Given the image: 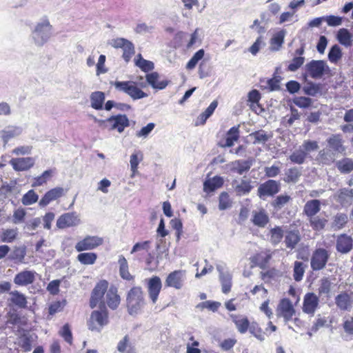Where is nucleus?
I'll return each mask as SVG.
<instances>
[{
  "instance_id": "obj_15",
  "label": "nucleus",
  "mask_w": 353,
  "mask_h": 353,
  "mask_svg": "<svg viewBox=\"0 0 353 353\" xmlns=\"http://www.w3.org/2000/svg\"><path fill=\"white\" fill-rule=\"evenodd\" d=\"M327 148L336 154H344L346 151V146L344 145V140L341 134H332L327 139Z\"/></svg>"
},
{
  "instance_id": "obj_1",
  "label": "nucleus",
  "mask_w": 353,
  "mask_h": 353,
  "mask_svg": "<svg viewBox=\"0 0 353 353\" xmlns=\"http://www.w3.org/2000/svg\"><path fill=\"white\" fill-rule=\"evenodd\" d=\"M110 323L108 310L104 302H101L98 310L92 311L87 320V326L91 332H101Z\"/></svg>"
},
{
  "instance_id": "obj_35",
  "label": "nucleus",
  "mask_w": 353,
  "mask_h": 353,
  "mask_svg": "<svg viewBox=\"0 0 353 353\" xmlns=\"http://www.w3.org/2000/svg\"><path fill=\"white\" fill-rule=\"evenodd\" d=\"M285 36V30H281L274 33L270 41V50L272 51H278L282 47L284 43Z\"/></svg>"
},
{
  "instance_id": "obj_37",
  "label": "nucleus",
  "mask_w": 353,
  "mask_h": 353,
  "mask_svg": "<svg viewBox=\"0 0 353 353\" xmlns=\"http://www.w3.org/2000/svg\"><path fill=\"white\" fill-rule=\"evenodd\" d=\"M335 165L341 174H349L353 172V159L351 158L344 157L336 161Z\"/></svg>"
},
{
  "instance_id": "obj_42",
  "label": "nucleus",
  "mask_w": 353,
  "mask_h": 353,
  "mask_svg": "<svg viewBox=\"0 0 353 353\" xmlns=\"http://www.w3.org/2000/svg\"><path fill=\"white\" fill-rule=\"evenodd\" d=\"M105 94L101 91H96L90 94L91 107L95 110H101L105 101Z\"/></svg>"
},
{
  "instance_id": "obj_53",
  "label": "nucleus",
  "mask_w": 353,
  "mask_h": 353,
  "mask_svg": "<svg viewBox=\"0 0 353 353\" xmlns=\"http://www.w3.org/2000/svg\"><path fill=\"white\" fill-rule=\"evenodd\" d=\"M252 189L250 180H241V183L236 185L234 190L237 195L242 196L248 194Z\"/></svg>"
},
{
  "instance_id": "obj_24",
  "label": "nucleus",
  "mask_w": 353,
  "mask_h": 353,
  "mask_svg": "<svg viewBox=\"0 0 353 353\" xmlns=\"http://www.w3.org/2000/svg\"><path fill=\"white\" fill-rule=\"evenodd\" d=\"M105 302L111 310H116L121 302V298L118 294V289L114 285H111L105 294Z\"/></svg>"
},
{
  "instance_id": "obj_61",
  "label": "nucleus",
  "mask_w": 353,
  "mask_h": 353,
  "mask_svg": "<svg viewBox=\"0 0 353 353\" xmlns=\"http://www.w3.org/2000/svg\"><path fill=\"white\" fill-rule=\"evenodd\" d=\"M291 197L289 195H279L272 202V206L275 209H281L283 208L290 201Z\"/></svg>"
},
{
  "instance_id": "obj_52",
  "label": "nucleus",
  "mask_w": 353,
  "mask_h": 353,
  "mask_svg": "<svg viewBox=\"0 0 353 353\" xmlns=\"http://www.w3.org/2000/svg\"><path fill=\"white\" fill-rule=\"evenodd\" d=\"M306 265L301 261H296L293 267V277L296 281L303 279Z\"/></svg>"
},
{
  "instance_id": "obj_36",
  "label": "nucleus",
  "mask_w": 353,
  "mask_h": 353,
  "mask_svg": "<svg viewBox=\"0 0 353 353\" xmlns=\"http://www.w3.org/2000/svg\"><path fill=\"white\" fill-rule=\"evenodd\" d=\"M309 221V223L310 227L314 231L319 232L323 230L328 221L327 219L324 216H320L318 215H315L311 217L307 218Z\"/></svg>"
},
{
  "instance_id": "obj_48",
  "label": "nucleus",
  "mask_w": 353,
  "mask_h": 353,
  "mask_svg": "<svg viewBox=\"0 0 353 353\" xmlns=\"http://www.w3.org/2000/svg\"><path fill=\"white\" fill-rule=\"evenodd\" d=\"M135 65L143 72H149L154 69V63L150 61L144 59L141 54H138L134 59Z\"/></svg>"
},
{
  "instance_id": "obj_41",
  "label": "nucleus",
  "mask_w": 353,
  "mask_h": 353,
  "mask_svg": "<svg viewBox=\"0 0 353 353\" xmlns=\"http://www.w3.org/2000/svg\"><path fill=\"white\" fill-rule=\"evenodd\" d=\"M223 179L222 177L215 176L212 179L206 180L203 183V189L205 192H213L215 190L222 187Z\"/></svg>"
},
{
  "instance_id": "obj_19",
  "label": "nucleus",
  "mask_w": 353,
  "mask_h": 353,
  "mask_svg": "<svg viewBox=\"0 0 353 353\" xmlns=\"http://www.w3.org/2000/svg\"><path fill=\"white\" fill-rule=\"evenodd\" d=\"M80 223V219L74 212H67L61 215L57 221V227L59 229L74 227Z\"/></svg>"
},
{
  "instance_id": "obj_44",
  "label": "nucleus",
  "mask_w": 353,
  "mask_h": 353,
  "mask_svg": "<svg viewBox=\"0 0 353 353\" xmlns=\"http://www.w3.org/2000/svg\"><path fill=\"white\" fill-rule=\"evenodd\" d=\"M53 173L54 170L52 169L45 170L41 175L33 179L32 187L36 188L46 184L52 177Z\"/></svg>"
},
{
  "instance_id": "obj_12",
  "label": "nucleus",
  "mask_w": 353,
  "mask_h": 353,
  "mask_svg": "<svg viewBox=\"0 0 353 353\" xmlns=\"http://www.w3.org/2000/svg\"><path fill=\"white\" fill-rule=\"evenodd\" d=\"M104 122L109 126L110 130H117L120 133L130 125V121L125 114L111 116Z\"/></svg>"
},
{
  "instance_id": "obj_40",
  "label": "nucleus",
  "mask_w": 353,
  "mask_h": 353,
  "mask_svg": "<svg viewBox=\"0 0 353 353\" xmlns=\"http://www.w3.org/2000/svg\"><path fill=\"white\" fill-rule=\"evenodd\" d=\"M270 241L273 245H279L285 236V232L281 226H275L269 231Z\"/></svg>"
},
{
  "instance_id": "obj_10",
  "label": "nucleus",
  "mask_w": 353,
  "mask_h": 353,
  "mask_svg": "<svg viewBox=\"0 0 353 353\" xmlns=\"http://www.w3.org/2000/svg\"><path fill=\"white\" fill-rule=\"evenodd\" d=\"M109 283L106 280L99 281L92 291L89 305L91 308H94L101 301L105 293L108 290Z\"/></svg>"
},
{
  "instance_id": "obj_59",
  "label": "nucleus",
  "mask_w": 353,
  "mask_h": 353,
  "mask_svg": "<svg viewBox=\"0 0 353 353\" xmlns=\"http://www.w3.org/2000/svg\"><path fill=\"white\" fill-rule=\"evenodd\" d=\"M248 330L250 331V334H252L259 340L263 341L265 339V332L256 322H252L250 323Z\"/></svg>"
},
{
  "instance_id": "obj_62",
  "label": "nucleus",
  "mask_w": 353,
  "mask_h": 353,
  "mask_svg": "<svg viewBox=\"0 0 353 353\" xmlns=\"http://www.w3.org/2000/svg\"><path fill=\"white\" fill-rule=\"evenodd\" d=\"M66 305V301H57L52 303L48 307V313L50 315H54L57 312H61L65 305Z\"/></svg>"
},
{
  "instance_id": "obj_56",
  "label": "nucleus",
  "mask_w": 353,
  "mask_h": 353,
  "mask_svg": "<svg viewBox=\"0 0 353 353\" xmlns=\"http://www.w3.org/2000/svg\"><path fill=\"white\" fill-rule=\"evenodd\" d=\"M342 55L343 54L341 48L338 45L335 44L330 50L328 59L330 62L336 63L341 59Z\"/></svg>"
},
{
  "instance_id": "obj_34",
  "label": "nucleus",
  "mask_w": 353,
  "mask_h": 353,
  "mask_svg": "<svg viewBox=\"0 0 353 353\" xmlns=\"http://www.w3.org/2000/svg\"><path fill=\"white\" fill-rule=\"evenodd\" d=\"M217 105L218 101L216 100L213 101L205 111L198 116L195 121V125H203L207 119L214 113Z\"/></svg>"
},
{
  "instance_id": "obj_14",
  "label": "nucleus",
  "mask_w": 353,
  "mask_h": 353,
  "mask_svg": "<svg viewBox=\"0 0 353 353\" xmlns=\"http://www.w3.org/2000/svg\"><path fill=\"white\" fill-rule=\"evenodd\" d=\"M37 272L34 270H23L14 277L13 282L17 286H28L34 283Z\"/></svg>"
},
{
  "instance_id": "obj_57",
  "label": "nucleus",
  "mask_w": 353,
  "mask_h": 353,
  "mask_svg": "<svg viewBox=\"0 0 353 353\" xmlns=\"http://www.w3.org/2000/svg\"><path fill=\"white\" fill-rule=\"evenodd\" d=\"M250 136L254 139L253 143H265L268 141L269 137L267 133L262 130H257L254 132H252Z\"/></svg>"
},
{
  "instance_id": "obj_16",
  "label": "nucleus",
  "mask_w": 353,
  "mask_h": 353,
  "mask_svg": "<svg viewBox=\"0 0 353 353\" xmlns=\"http://www.w3.org/2000/svg\"><path fill=\"white\" fill-rule=\"evenodd\" d=\"M10 164L17 172L28 171L34 166L35 159L32 157L12 158Z\"/></svg>"
},
{
  "instance_id": "obj_18",
  "label": "nucleus",
  "mask_w": 353,
  "mask_h": 353,
  "mask_svg": "<svg viewBox=\"0 0 353 353\" xmlns=\"http://www.w3.org/2000/svg\"><path fill=\"white\" fill-rule=\"evenodd\" d=\"M65 190L62 187H55L47 191L39 202L41 208L47 206L50 203L65 195Z\"/></svg>"
},
{
  "instance_id": "obj_23",
  "label": "nucleus",
  "mask_w": 353,
  "mask_h": 353,
  "mask_svg": "<svg viewBox=\"0 0 353 353\" xmlns=\"http://www.w3.org/2000/svg\"><path fill=\"white\" fill-rule=\"evenodd\" d=\"M230 317L239 333L245 334L248 331L250 322L246 316L243 314H230Z\"/></svg>"
},
{
  "instance_id": "obj_46",
  "label": "nucleus",
  "mask_w": 353,
  "mask_h": 353,
  "mask_svg": "<svg viewBox=\"0 0 353 353\" xmlns=\"http://www.w3.org/2000/svg\"><path fill=\"white\" fill-rule=\"evenodd\" d=\"M239 126H234L231 128L227 132L225 143L224 147H232L234 142L239 139Z\"/></svg>"
},
{
  "instance_id": "obj_47",
  "label": "nucleus",
  "mask_w": 353,
  "mask_h": 353,
  "mask_svg": "<svg viewBox=\"0 0 353 353\" xmlns=\"http://www.w3.org/2000/svg\"><path fill=\"white\" fill-rule=\"evenodd\" d=\"M232 170L241 175L248 172L252 165V163L249 161L237 160L233 162Z\"/></svg>"
},
{
  "instance_id": "obj_43",
  "label": "nucleus",
  "mask_w": 353,
  "mask_h": 353,
  "mask_svg": "<svg viewBox=\"0 0 353 353\" xmlns=\"http://www.w3.org/2000/svg\"><path fill=\"white\" fill-rule=\"evenodd\" d=\"M302 174L301 168L292 167L288 169L285 172L284 181L286 183H296Z\"/></svg>"
},
{
  "instance_id": "obj_13",
  "label": "nucleus",
  "mask_w": 353,
  "mask_h": 353,
  "mask_svg": "<svg viewBox=\"0 0 353 353\" xmlns=\"http://www.w3.org/2000/svg\"><path fill=\"white\" fill-rule=\"evenodd\" d=\"M162 283L158 276H153L147 281V289L149 299L153 304H155L161 291Z\"/></svg>"
},
{
  "instance_id": "obj_49",
  "label": "nucleus",
  "mask_w": 353,
  "mask_h": 353,
  "mask_svg": "<svg viewBox=\"0 0 353 353\" xmlns=\"http://www.w3.org/2000/svg\"><path fill=\"white\" fill-rule=\"evenodd\" d=\"M77 259L83 265H93L97 259V254L94 252H82L77 255Z\"/></svg>"
},
{
  "instance_id": "obj_45",
  "label": "nucleus",
  "mask_w": 353,
  "mask_h": 353,
  "mask_svg": "<svg viewBox=\"0 0 353 353\" xmlns=\"http://www.w3.org/2000/svg\"><path fill=\"white\" fill-rule=\"evenodd\" d=\"M17 228L3 229L0 234V241L3 243H12L17 239Z\"/></svg>"
},
{
  "instance_id": "obj_50",
  "label": "nucleus",
  "mask_w": 353,
  "mask_h": 353,
  "mask_svg": "<svg viewBox=\"0 0 353 353\" xmlns=\"http://www.w3.org/2000/svg\"><path fill=\"white\" fill-rule=\"evenodd\" d=\"M332 289V283L328 277H323L320 280L319 287L318 288L319 296L325 295L329 297Z\"/></svg>"
},
{
  "instance_id": "obj_21",
  "label": "nucleus",
  "mask_w": 353,
  "mask_h": 353,
  "mask_svg": "<svg viewBox=\"0 0 353 353\" xmlns=\"http://www.w3.org/2000/svg\"><path fill=\"white\" fill-rule=\"evenodd\" d=\"M353 248L352 238L346 234H341L338 236L336 243V250L341 254H347L350 252Z\"/></svg>"
},
{
  "instance_id": "obj_54",
  "label": "nucleus",
  "mask_w": 353,
  "mask_h": 353,
  "mask_svg": "<svg viewBox=\"0 0 353 353\" xmlns=\"http://www.w3.org/2000/svg\"><path fill=\"white\" fill-rule=\"evenodd\" d=\"M348 222V216L345 213H337L333 219V226L338 230L343 228Z\"/></svg>"
},
{
  "instance_id": "obj_63",
  "label": "nucleus",
  "mask_w": 353,
  "mask_h": 353,
  "mask_svg": "<svg viewBox=\"0 0 353 353\" xmlns=\"http://www.w3.org/2000/svg\"><path fill=\"white\" fill-rule=\"evenodd\" d=\"M145 259L146 269L150 271H153L157 266V263L154 262V256L150 252H148L143 256V259Z\"/></svg>"
},
{
  "instance_id": "obj_17",
  "label": "nucleus",
  "mask_w": 353,
  "mask_h": 353,
  "mask_svg": "<svg viewBox=\"0 0 353 353\" xmlns=\"http://www.w3.org/2000/svg\"><path fill=\"white\" fill-rule=\"evenodd\" d=\"M319 296L314 292H307L305 294L303 302V312L313 315L319 307Z\"/></svg>"
},
{
  "instance_id": "obj_11",
  "label": "nucleus",
  "mask_w": 353,
  "mask_h": 353,
  "mask_svg": "<svg viewBox=\"0 0 353 353\" xmlns=\"http://www.w3.org/2000/svg\"><path fill=\"white\" fill-rule=\"evenodd\" d=\"M281 189V184L279 181L269 179L261 183L257 190V194L260 198L265 196H272L276 194Z\"/></svg>"
},
{
  "instance_id": "obj_25",
  "label": "nucleus",
  "mask_w": 353,
  "mask_h": 353,
  "mask_svg": "<svg viewBox=\"0 0 353 353\" xmlns=\"http://www.w3.org/2000/svg\"><path fill=\"white\" fill-rule=\"evenodd\" d=\"M151 241H144L142 242L136 243L132 250L130 253L134 254L136 259L141 261L143 260V256L150 252V246H151Z\"/></svg>"
},
{
  "instance_id": "obj_22",
  "label": "nucleus",
  "mask_w": 353,
  "mask_h": 353,
  "mask_svg": "<svg viewBox=\"0 0 353 353\" xmlns=\"http://www.w3.org/2000/svg\"><path fill=\"white\" fill-rule=\"evenodd\" d=\"M325 64L323 61H311L306 65L307 72L314 79L321 77L325 71Z\"/></svg>"
},
{
  "instance_id": "obj_58",
  "label": "nucleus",
  "mask_w": 353,
  "mask_h": 353,
  "mask_svg": "<svg viewBox=\"0 0 353 353\" xmlns=\"http://www.w3.org/2000/svg\"><path fill=\"white\" fill-rule=\"evenodd\" d=\"M39 196L34 190H28L22 197V203L25 205H30L38 201Z\"/></svg>"
},
{
  "instance_id": "obj_28",
  "label": "nucleus",
  "mask_w": 353,
  "mask_h": 353,
  "mask_svg": "<svg viewBox=\"0 0 353 353\" xmlns=\"http://www.w3.org/2000/svg\"><path fill=\"white\" fill-rule=\"evenodd\" d=\"M334 199L341 205L350 204L353 201V189L340 188L334 194Z\"/></svg>"
},
{
  "instance_id": "obj_26",
  "label": "nucleus",
  "mask_w": 353,
  "mask_h": 353,
  "mask_svg": "<svg viewBox=\"0 0 353 353\" xmlns=\"http://www.w3.org/2000/svg\"><path fill=\"white\" fill-rule=\"evenodd\" d=\"M117 350L119 353H138L128 334H125L117 343Z\"/></svg>"
},
{
  "instance_id": "obj_20",
  "label": "nucleus",
  "mask_w": 353,
  "mask_h": 353,
  "mask_svg": "<svg viewBox=\"0 0 353 353\" xmlns=\"http://www.w3.org/2000/svg\"><path fill=\"white\" fill-rule=\"evenodd\" d=\"M301 240L300 231L298 229L289 230L285 232L284 243L287 249L294 250Z\"/></svg>"
},
{
  "instance_id": "obj_29",
  "label": "nucleus",
  "mask_w": 353,
  "mask_h": 353,
  "mask_svg": "<svg viewBox=\"0 0 353 353\" xmlns=\"http://www.w3.org/2000/svg\"><path fill=\"white\" fill-rule=\"evenodd\" d=\"M10 305L17 306L20 309H26L28 307L27 297L21 292L14 290L10 292Z\"/></svg>"
},
{
  "instance_id": "obj_31",
  "label": "nucleus",
  "mask_w": 353,
  "mask_h": 353,
  "mask_svg": "<svg viewBox=\"0 0 353 353\" xmlns=\"http://www.w3.org/2000/svg\"><path fill=\"white\" fill-rule=\"evenodd\" d=\"M321 201L318 199L307 201L303 206V213L307 218L317 215L321 210Z\"/></svg>"
},
{
  "instance_id": "obj_6",
  "label": "nucleus",
  "mask_w": 353,
  "mask_h": 353,
  "mask_svg": "<svg viewBox=\"0 0 353 353\" xmlns=\"http://www.w3.org/2000/svg\"><path fill=\"white\" fill-rule=\"evenodd\" d=\"M274 252L269 249L262 250L254 254L250 261L252 267H259L262 270L266 269L272 259Z\"/></svg>"
},
{
  "instance_id": "obj_3",
  "label": "nucleus",
  "mask_w": 353,
  "mask_h": 353,
  "mask_svg": "<svg viewBox=\"0 0 353 353\" xmlns=\"http://www.w3.org/2000/svg\"><path fill=\"white\" fill-rule=\"evenodd\" d=\"M330 258V252L324 248H316L310 259V267L313 271L323 270Z\"/></svg>"
},
{
  "instance_id": "obj_30",
  "label": "nucleus",
  "mask_w": 353,
  "mask_h": 353,
  "mask_svg": "<svg viewBox=\"0 0 353 353\" xmlns=\"http://www.w3.org/2000/svg\"><path fill=\"white\" fill-rule=\"evenodd\" d=\"M335 303L341 310L347 311L350 310L352 300L351 296L347 292H343L335 297Z\"/></svg>"
},
{
  "instance_id": "obj_39",
  "label": "nucleus",
  "mask_w": 353,
  "mask_h": 353,
  "mask_svg": "<svg viewBox=\"0 0 353 353\" xmlns=\"http://www.w3.org/2000/svg\"><path fill=\"white\" fill-rule=\"evenodd\" d=\"M252 221L254 225L263 228L269 222V217L265 210L261 209L259 211L253 212Z\"/></svg>"
},
{
  "instance_id": "obj_8",
  "label": "nucleus",
  "mask_w": 353,
  "mask_h": 353,
  "mask_svg": "<svg viewBox=\"0 0 353 353\" xmlns=\"http://www.w3.org/2000/svg\"><path fill=\"white\" fill-rule=\"evenodd\" d=\"M185 281V271L178 270L171 272L167 276L165 281L166 288H172L176 290L183 288Z\"/></svg>"
},
{
  "instance_id": "obj_27",
  "label": "nucleus",
  "mask_w": 353,
  "mask_h": 353,
  "mask_svg": "<svg viewBox=\"0 0 353 353\" xmlns=\"http://www.w3.org/2000/svg\"><path fill=\"white\" fill-rule=\"evenodd\" d=\"M336 153L327 148L323 149L319 152L316 157V161L323 165H331L336 163Z\"/></svg>"
},
{
  "instance_id": "obj_32",
  "label": "nucleus",
  "mask_w": 353,
  "mask_h": 353,
  "mask_svg": "<svg viewBox=\"0 0 353 353\" xmlns=\"http://www.w3.org/2000/svg\"><path fill=\"white\" fill-rule=\"evenodd\" d=\"M146 81L154 89L163 90L169 83V81L163 79L159 81V75L157 72H153L146 74Z\"/></svg>"
},
{
  "instance_id": "obj_2",
  "label": "nucleus",
  "mask_w": 353,
  "mask_h": 353,
  "mask_svg": "<svg viewBox=\"0 0 353 353\" xmlns=\"http://www.w3.org/2000/svg\"><path fill=\"white\" fill-rule=\"evenodd\" d=\"M126 304L130 314H137L145 305L143 291L140 286L132 287L128 292Z\"/></svg>"
},
{
  "instance_id": "obj_7",
  "label": "nucleus",
  "mask_w": 353,
  "mask_h": 353,
  "mask_svg": "<svg viewBox=\"0 0 353 353\" xmlns=\"http://www.w3.org/2000/svg\"><path fill=\"white\" fill-rule=\"evenodd\" d=\"M296 310L292 301L288 298L280 300L276 307V315L283 317L285 322L291 321L295 315Z\"/></svg>"
},
{
  "instance_id": "obj_51",
  "label": "nucleus",
  "mask_w": 353,
  "mask_h": 353,
  "mask_svg": "<svg viewBox=\"0 0 353 353\" xmlns=\"http://www.w3.org/2000/svg\"><path fill=\"white\" fill-rule=\"evenodd\" d=\"M307 155L301 148L294 151L289 157L291 163L301 165L305 163Z\"/></svg>"
},
{
  "instance_id": "obj_33",
  "label": "nucleus",
  "mask_w": 353,
  "mask_h": 353,
  "mask_svg": "<svg viewBox=\"0 0 353 353\" xmlns=\"http://www.w3.org/2000/svg\"><path fill=\"white\" fill-rule=\"evenodd\" d=\"M118 263L119 266V275L125 281H134V276L132 275L129 271L128 263L123 255L119 256Z\"/></svg>"
},
{
  "instance_id": "obj_5",
  "label": "nucleus",
  "mask_w": 353,
  "mask_h": 353,
  "mask_svg": "<svg viewBox=\"0 0 353 353\" xmlns=\"http://www.w3.org/2000/svg\"><path fill=\"white\" fill-rule=\"evenodd\" d=\"M111 46L116 49H122V58L126 63H128L131 60L132 56L135 54V48L134 44L126 39H114L112 41Z\"/></svg>"
},
{
  "instance_id": "obj_9",
  "label": "nucleus",
  "mask_w": 353,
  "mask_h": 353,
  "mask_svg": "<svg viewBox=\"0 0 353 353\" xmlns=\"http://www.w3.org/2000/svg\"><path fill=\"white\" fill-rule=\"evenodd\" d=\"M103 243V239L101 237L88 235L76 243L75 249L79 252L85 250H92L101 245Z\"/></svg>"
},
{
  "instance_id": "obj_60",
  "label": "nucleus",
  "mask_w": 353,
  "mask_h": 353,
  "mask_svg": "<svg viewBox=\"0 0 353 353\" xmlns=\"http://www.w3.org/2000/svg\"><path fill=\"white\" fill-rule=\"evenodd\" d=\"M220 281L221 283V290L223 294H228L232 288L231 277L227 274L225 275L223 272L220 274Z\"/></svg>"
},
{
  "instance_id": "obj_64",
  "label": "nucleus",
  "mask_w": 353,
  "mask_h": 353,
  "mask_svg": "<svg viewBox=\"0 0 353 353\" xmlns=\"http://www.w3.org/2000/svg\"><path fill=\"white\" fill-rule=\"evenodd\" d=\"M293 102L296 106L301 108H309L312 103V99L305 97H295L293 100Z\"/></svg>"
},
{
  "instance_id": "obj_4",
  "label": "nucleus",
  "mask_w": 353,
  "mask_h": 353,
  "mask_svg": "<svg viewBox=\"0 0 353 353\" xmlns=\"http://www.w3.org/2000/svg\"><path fill=\"white\" fill-rule=\"evenodd\" d=\"M112 84L115 88L128 94L132 99L137 100L146 97L148 94L137 86L132 81H114Z\"/></svg>"
},
{
  "instance_id": "obj_38",
  "label": "nucleus",
  "mask_w": 353,
  "mask_h": 353,
  "mask_svg": "<svg viewBox=\"0 0 353 353\" xmlns=\"http://www.w3.org/2000/svg\"><path fill=\"white\" fill-rule=\"evenodd\" d=\"M336 39L343 46L346 48L352 45V34L346 28H341L337 32Z\"/></svg>"
},
{
  "instance_id": "obj_55",
  "label": "nucleus",
  "mask_w": 353,
  "mask_h": 353,
  "mask_svg": "<svg viewBox=\"0 0 353 353\" xmlns=\"http://www.w3.org/2000/svg\"><path fill=\"white\" fill-rule=\"evenodd\" d=\"M232 201L230 198V195L226 192H223L219 194V208L224 210L232 206Z\"/></svg>"
}]
</instances>
